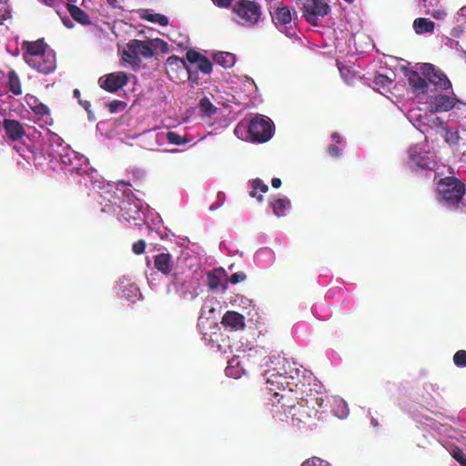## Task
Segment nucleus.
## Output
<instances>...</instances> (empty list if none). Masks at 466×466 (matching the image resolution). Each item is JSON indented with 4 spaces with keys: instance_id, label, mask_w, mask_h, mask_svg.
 Wrapping results in <instances>:
<instances>
[{
    "instance_id": "obj_1",
    "label": "nucleus",
    "mask_w": 466,
    "mask_h": 466,
    "mask_svg": "<svg viewBox=\"0 0 466 466\" xmlns=\"http://www.w3.org/2000/svg\"><path fill=\"white\" fill-rule=\"evenodd\" d=\"M296 374L297 378L286 372L273 371L267 377V389L278 398L277 402L284 409V412H288V405L284 403L296 404L307 391L305 383L299 380L298 370Z\"/></svg>"
},
{
    "instance_id": "obj_2",
    "label": "nucleus",
    "mask_w": 466,
    "mask_h": 466,
    "mask_svg": "<svg viewBox=\"0 0 466 466\" xmlns=\"http://www.w3.org/2000/svg\"><path fill=\"white\" fill-rule=\"evenodd\" d=\"M438 193L447 205H458L465 195V186L455 177H445L438 182Z\"/></svg>"
},
{
    "instance_id": "obj_3",
    "label": "nucleus",
    "mask_w": 466,
    "mask_h": 466,
    "mask_svg": "<svg viewBox=\"0 0 466 466\" xmlns=\"http://www.w3.org/2000/svg\"><path fill=\"white\" fill-rule=\"evenodd\" d=\"M237 15V22L243 25H254L257 24L261 15V7L255 2L250 0H240L236 2L232 9Z\"/></svg>"
},
{
    "instance_id": "obj_4",
    "label": "nucleus",
    "mask_w": 466,
    "mask_h": 466,
    "mask_svg": "<svg viewBox=\"0 0 466 466\" xmlns=\"http://www.w3.org/2000/svg\"><path fill=\"white\" fill-rule=\"evenodd\" d=\"M274 125L269 118L257 116L253 117L248 125V136L251 141L265 143L273 135Z\"/></svg>"
},
{
    "instance_id": "obj_5",
    "label": "nucleus",
    "mask_w": 466,
    "mask_h": 466,
    "mask_svg": "<svg viewBox=\"0 0 466 466\" xmlns=\"http://www.w3.org/2000/svg\"><path fill=\"white\" fill-rule=\"evenodd\" d=\"M285 404L288 405V413L291 416V420L296 425H306L318 415V410L307 403L305 394H303V399H300V401H297L296 404Z\"/></svg>"
},
{
    "instance_id": "obj_6",
    "label": "nucleus",
    "mask_w": 466,
    "mask_h": 466,
    "mask_svg": "<svg viewBox=\"0 0 466 466\" xmlns=\"http://www.w3.org/2000/svg\"><path fill=\"white\" fill-rule=\"evenodd\" d=\"M329 12L330 7L326 0H306L303 3V16L312 25H318L319 17L326 16Z\"/></svg>"
},
{
    "instance_id": "obj_7",
    "label": "nucleus",
    "mask_w": 466,
    "mask_h": 466,
    "mask_svg": "<svg viewBox=\"0 0 466 466\" xmlns=\"http://www.w3.org/2000/svg\"><path fill=\"white\" fill-rule=\"evenodd\" d=\"M130 48L135 50L137 56H142L145 58H151L155 50L160 48L163 53L167 52V43L160 38H155L149 41H142L139 39L130 40Z\"/></svg>"
},
{
    "instance_id": "obj_8",
    "label": "nucleus",
    "mask_w": 466,
    "mask_h": 466,
    "mask_svg": "<svg viewBox=\"0 0 466 466\" xmlns=\"http://www.w3.org/2000/svg\"><path fill=\"white\" fill-rule=\"evenodd\" d=\"M31 68L43 75H49L56 68V57L53 49L46 50V53L37 56L27 64Z\"/></svg>"
},
{
    "instance_id": "obj_9",
    "label": "nucleus",
    "mask_w": 466,
    "mask_h": 466,
    "mask_svg": "<svg viewBox=\"0 0 466 466\" xmlns=\"http://www.w3.org/2000/svg\"><path fill=\"white\" fill-rule=\"evenodd\" d=\"M129 77L127 73L117 71L106 74L98 79V84L104 90L115 93L127 85Z\"/></svg>"
},
{
    "instance_id": "obj_10",
    "label": "nucleus",
    "mask_w": 466,
    "mask_h": 466,
    "mask_svg": "<svg viewBox=\"0 0 466 466\" xmlns=\"http://www.w3.org/2000/svg\"><path fill=\"white\" fill-rule=\"evenodd\" d=\"M423 76L428 81L435 86H438L442 90H447L451 87V83L447 76L435 68L432 64L425 63L421 66Z\"/></svg>"
},
{
    "instance_id": "obj_11",
    "label": "nucleus",
    "mask_w": 466,
    "mask_h": 466,
    "mask_svg": "<svg viewBox=\"0 0 466 466\" xmlns=\"http://www.w3.org/2000/svg\"><path fill=\"white\" fill-rule=\"evenodd\" d=\"M23 51V59L26 64L30 63L40 54L46 53L50 50V46L44 41V39H37L35 41H24L21 45Z\"/></svg>"
},
{
    "instance_id": "obj_12",
    "label": "nucleus",
    "mask_w": 466,
    "mask_h": 466,
    "mask_svg": "<svg viewBox=\"0 0 466 466\" xmlns=\"http://www.w3.org/2000/svg\"><path fill=\"white\" fill-rule=\"evenodd\" d=\"M458 102L459 99L456 97L442 94L437 95L431 98L429 103L430 111L432 113L447 112L452 109Z\"/></svg>"
},
{
    "instance_id": "obj_13",
    "label": "nucleus",
    "mask_w": 466,
    "mask_h": 466,
    "mask_svg": "<svg viewBox=\"0 0 466 466\" xmlns=\"http://www.w3.org/2000/svg\"><path fill=\"white\" fill-rule=\"evenodd\" d=\"M405 76L413 93L425 94L428 91V81L422 77L417 71L411 69L405 70Z\"/></svg>"
},
{
    "instance_id": "obj_14",
    "label": "nucleus",
    "mask_w": 466,
    "mask_h": 466,
    "mask_svg": "<svg viewBox=\"0 0 466 466\" xmlns=\"http://www.w3.org/2000/svg\"><path fill=\"white\" fill-rule=\"evenodd\" d=\"M293 16L297 17V13L295 11L291 13V9L286 5L277 7L271 14L272 21L278 27H286L290 25Z\"/></svg>"
},
{
    "instance_id": "obj_15",
    "label": "nucleus",
    "mask_w": 466,
    "mask_h": 466,
    "mask_svg": "<svg viewBox=\"0 0 466 466\" xmlns=\"http://www.w3.org/2000/svg\"><path fill=\"white\" fill-rule=\"evenodd\" d=\"M3 127L5 131L6 137L11 141H18L25 135L24 126L15 119L5 118L3 121Z\"/></svg>"
},
{
    "instance_id": "obj_16",
    "label": "nucleus",
    "mask_w": 466,
    "mask_h": 466,
    "mask_svg": "<svg viewBox=\"0 0 466 466\" xmlns=\"http://www.w3.org/2000/svg\"><path fill=\"white\" fill-rule=\"evenodd\" d=\"M186 58L189 63L197 64L198 68L204 74H209L212 71L213 66L211 61L198 51L189 49L186 53Z\"/></svg>"
},
{
    "instance_id": "obj_17",
    "label": "nucleus",
    "mask_w": 466,
    "mask_h": 466,
    "mask_svg": "<svg viewBox=\"0 0 466 466\" xmlns=\"http://www.w3.org/2000/svg\"><path fill=\"white\" fill-rule=\"evenodd\" d=\"M221 324L231 330H242L245 328V318L237 311L228 310L224 314Z\"/></svg>"
},
{
    "instance_id": "obj_18",
    "label": "nucleus",
    "mask_w": 466,
    "mask_h": 466,
    "mask_svg": "<svg viewBox=\"0 0 466 466\" xmlns=\"http://www.w3.org/2000/svg\"><path fill=\"white\" fill-rule=\"evenodd\" d=\"M227 277L226 271L223 268L215 269L208 273V287L211 291L221 290L225 292L228 289L227 283L221 282L222 279Z\"/></svg>"
},
{
    "instance_id": "obj_19",
    "label": "nucleus",
    "mask_w": 466,
    "mask_h": 466,
    "mask_svg": "<svg viewBox=\"0 0 466 466\" xmlns=\"http://www.w3.org/2000/svg\"><path fill=\"white\" fill-rule=\"evenodd\" d=\"M154 267L163 275L170 274L172 270V257L169 253H159L154 257Z\"/></svg>"
},
{
    "instance_id": "obj_20",
    "label": "nucleus",
    "mask_w": 466,
    "mask_h": 466,
    "mask_svg": "<svg viewBox=\"0 0 466 466\" xmlns=\"http://www.w3.org/2000/svg\"><path fill=\"white\" fill-rule=\"evenodd\" d=\"M270 207L277 217H283L290 208V200L287 197H277L270 200Z\"/></svg>"
},
{
    "instance_id": "obj_21",
    "label": "nucleus",
    "mask_w": 466,
    "mask_h": 466,
    "mask_svg": "<svg viewBox=\"0 0 466 466\" xmlns=\"http://www.w3.org/2000/svg\"><path fill=\"white\" fill-rule=\"evenodd\" d=\"M66 9H67L68 13L70 14V15L72 16V18L74 20H76L77 23H79L83 25L91 24L88 15L83 9L76 6V5L67 4Z\"/></svg>"
},
{
    "instance_id": "obj_22",
    "label": "nucleus",
    "mask_w": 466,
    "mask_h": 466,
    "mask_svg": "<svg viewBox=\"0 0 466 466\" xmlns=\"http://www.w3.org/2000/svg\"><path fill=\"white\" fill-rule=\"evenodd\" d=\"M167 74L176 73L177 70L187 68V73L190 75V68L187 66L186 62L179 58L177 56H169L165 64Z\"/></svg>"
},
{
    "instance_id": "obj_23",
    "label": "nucleus",
    "mask_w": 466,
    "mask_h": 466,
    "mask_svg": "<svg viewBox=\"0 0 466 466\" xmlns=\"http://www.w3.org/2000/svg\"><path fill=\"white\" fill-rule=\"evenodd\" d=\"M120 216L127 221L130 220H141L140 210L136 204L125 202L121 206Z\"/></svg>"
},
{
    "instance_id": "obj_24",
    "label": "nucleus",
    "mask_w": 466,
    "mask_h": 466,
    "mask_svg": "<svg viewBox=\"0 0 466 466\" xmlns=\"http://www.w3.org/2000/svg\"><path fill=\"white\" fill-rule=\"evenodd\" d=\"M251 190L249 191V196L251 198H257L258 202L263 201V193L268 191V187L267 184L263 183V181L259 178H255L250 181Z\"/></svg>"
},
{
    "instance_id": "obj_25",
    "label": "nucleus",
    "mask_w": 466,
    "mask_h": 466,
    "mask_svg": "<svg viewBox=\"0 0 466 466\" xmlns=\"http://www.w3.org/2000/svg\"><path fill=\"white\" fill-rule=\"evenodd\" d=\"M7 80L8 90L15 96H20L22 94V83L15 70H10L7 73Z\"/></svg>"
},
{
    "instance_id": "obj_26",
    "label": "nucleus",
    "mask_w": 466,
    "mask_h": 466,
    "mask_svg": "<svg viewBox=\"0 0 466 466\" xmlns=\"http://www.w3.org/2000/svg\"><path fill=\"white\" fill-rule=\"evenodd\" d=\"M213 59L215 63L220 65L225 68L231 67L236 63V56L234 54L229 52H218L214 54Z\"/></svg>"
},
{
    "instance_id": "obj_27",
    "label": "nucleus",
    "mask_w": 466,
    "mask_h": 466,
    "mask_svg": "<svg viewBox=\"0 0 466 466\" xmlns=\"http://www.w3.org/2000/svg\"><path fill=\"white\" fill-rule=\"evenodd\" d=\"M434 26V22L423 17L416 18L413 22V27L417 34L432 32Z\"/></svg>"
},
{
    "instance_id": "obj_28",
    "label": "nucleus",
    "mask_w": 466,
    "mask_h": 466,
    "mask_svg": "<svg viewBox=\"0 0 466 466\" xmlns=\"http://www.w3.org/2000/svg\"><path fill=\"white\" fill-rule=\"evenodd\" d=\"M123 58L128 62L134 69L139 68L141 65V58L137 56L135 50L130 48V41L127 44V49L123 51Z\"/></svg>"
},
{
    "instance_id": "obj_29",
    "label": "nucleus",
    "mask_w": 466,
    "mask_h": 466,
    "mask_svg": "<svg viewBox=\"0 0 466 466\" xmlns=\"http://www.w3.org/2000/svg\"><path fill=\"white\" fill-rule=\"evenodd\" d=\"M198 107H199L200 111L203 112L208 116H212L216 115L218 110V108L216 107L211 103L209 98H208L207 96H204L203 98L200 99Z\"/></svg>"
},
{
    "instance_id": "obj_30",
    "label": "nucleus",
    "mask_w": 466,
    "mask_h": 466,
    "mask_svg": "<svg viewBox=\"0 0 466 466\" xmlns=\"http://www.w3.org/2000/svg\"><path fill=\"white\" fill-rule=\"evenodd\" d=\"M440 136L451 146L457 145L460 141L458 131L451 129L448 126L441 132Z\"/></svg>"
},
{
    "instance_id": "obj_31",
    "label": "nucleus",
    "mask_w": 466,
    "mask_h": 466,
    "mask_svg": "<svg viewBox=\"0 0 466 466\" xmlns=\"http://www.w3.org/2000/svg\"><path fill=\"white\" fill-rule=\"evenodd\" d=\"M305 394H306L305 399L307 400V403H309L310 405V407H315L318 410H319V409L324 407L325 400L322 395L307 394V392Z\"/></svg>"
},
{
    "instance_id": "obj_32",
    "label": "nucleus",
    "mask_w": 466,
    "mask_h": 466,
    "mask_svg": "<svg viewBox=\"0 0 466 466\" xmlns=\"http://www.w3.org/2000/svg\"><path fill=\"white\" fill-rule=\"evenodd\" d=\"M166 137L167 142L172 145L180 146L187 143V139L186 137L180 136L179 134L174 131H168L166 134Z\"/></svg>"
},
{
    "instance_id": "obj_33",
    "label": "nucleus",
    "mask_w": 466,
    "mask_h": 466,
    "mask_svg": "<svg viewBox=\"0 0 466 466\" xmlns=\"http://www.w3.org/2000/svg\"><path fill=\"white\" fill-rule=\"evenodd\" d=\"M143 18L152 23H157L162 26H166L168 24V18L161 14H148L144 15Z\"/></svg>"
},
{
    "instance_id": "obj_34",
    "label": "nucleus",
    "mask_w": 466,
    "mask_h": 466,
    "mask_svg": "<svg viewBox=\"0 0 466 466\" xmlns=\"http://www.w3.org/2000/svg\"><path fill=\"white\" fill-rule=\"evenodd\" d=\"M11 16L8 0H0V25Z\"/></svg>"
},
{
    "instance_id": "obj_35",
    "label": "nucleus",
    "mask_w": 466,
    "mask_h": 466,
    "mask_svg": "<svg viewBox=\"0 0 466 466\" xmlns=\"http://www.w3.org/2000/svg\"><path fill=\"white\" fill-rule=\"evenodd\" d=\"M238 364L239 361L237 359H231L228 361V367L226 368V374L234 378H238L240 376V372L238 370H236V366Z\"/></svg>"
},
{
    "instance_id": "obj_36",
    "label": "nucleus",
    "mask_w": 466,
    "mask_h": 466,
    "mask_svg": "<svg viewBox=\"0 0 466 466\" xmlns=\"http://www.w3.org/2000/svg\"><path fill=\"white\" fill-rule=\"evenodd\" d=\"M106 107L110 113L114 114L124 110L127 107V103L121 100H113L106 104Z\"/></svg>"
},
{
    "instance_id": "obj_37",
    "label": "nucleus",
    "mask_w": 466,
    "mask_h": 466,
    "mask_svg": "<svg viewBox=\"0 0 466 466\" xmlns=\"http://www.w3.org/2000/svg\"><path fill=\"white\" fill-rule=\"evenodd\" d=\"M453 361L458 367H466V350H458L453 356Z\"/></svg>"
},
{
    "instance_id": "obj_38",
    "label": "nucleus",
    "mask_w": 466,
    "mask_h": 466,
    "mask_svg": "<svg viewBox=\"0 0 466 466\" xmlns=\"http://www.w3.org/2000/svg\"><path fill=\"white\" fill-rule=\"evenodd\" d=\"M448 125L439 116L434 117L431 123V128L435 129L437 134H441V132L447 127Z\"/></svg>"
},
{
    "instance_id": "obj_39",
    "label": "nucleus",
    "mask_w": 466,
    "mask_h": 466,
    "mask_svg": "<svg viewBox=\"0 0 466 466\" xmlns=\"http://www.w3.org/2000/svg\"><path fill=\"white\" fill-rule=\"evenodd\" d=\"M451 456L461 465L466 466V455L460 448L452 450Z\"/></svg>"
},
{
    "instance_id": "obj_40",
    "label": "nucleus",
    "mask_w": 466,
    "mask_h": 466,
    "mask_svg": "<svg viewBox=\"0 0 466 466\" xmlns=\"http://www.w3.org/2000/svg\"><path fill=\"white\" fill-rule=\"evenodd\" d=\"M33 112L35 115L45 116H50V109L48 106L42 102H39L37 106H35V108H33Z\"/></svg>"
},
{
    "instance_id": "obj_41",
    "label": "nucleus",
    "mask_w": 466,
    "mask_h": 466,
    "mask_svg": "<svg viewBox=\"0 0 466 466\" xmlns=\"http://www.w3.org/2000/svg\"><path fill=\"white\" fill-rule=\"evenodd\" d=\"M247 279L246 274L243 271H238L233 273L228 279V281L232 284H238L239 282L244 281Z\"/></svg>"
},
{
    "instance_id": "obj_42",
    "label": "nucleus",
    "mask_w": 466,
    "mask_h": 466,
    "mask_svg": "<svg viewBox=\"0 0 466 466\" xmlns=\"http://www.w3.org/2000/svg\"><path fill=\"white\" fill-rule=\"evenodd\" d=\"M146 248V242L143 239H139L135 242L132 246V250L137 255H141L144 253Z\"/></svg>"
},
{
    "instance_id": "obj_43",
    "label": "nucleus",
    "mask_w": 466,
    "mask_h": 466,
    "mask_svg": "<svg viewBox=\"0 0 466 466\" xmlns=\"http://www.w3.org/2000/svg\"><path fill=\"white\" fill-rule=\"evenodd\" d=\"M25 100L32 111L33 108H35V106H37V104L40 102L35 96L30 94L25 96Z\"/></svg>"
},
{
    "instance_id": "obj_44",
    "label": "nucleus",
    "mask_w": 466,
    "mask_h": 466,
    "mask_svg": "<svg viewBox=\"0 0 466 466\" xmlns=\"http://www.w3.org/2000/svg\"><path fill=\"white\" fill-rule=\"evenodd\" d=\"M410 161L417 165L418 167H420L422 168H425L427 165L424 163V158L422 157H417L414 154L410 153Z\"/></svg>"
},
{
    "instance_id": "obj_45",
    "label": "nucleus",
    "mask_w": 466,
    "mask_h": 466,
    "mask_svg": "<svg viewBox=\"0 0 466 466\" xmlns=\"http://www.w3.org/2000/svg\"><path fill=\"white\" fill-rule=\"evenodd\" d=\"M328 153L334 157H338L341 155V149L336 145H330L328 147Z\"/></svg>"
},
{
    "instance_id": "obj_46",
    "label": "nucleus",
    "mask_w": 466,
    "mask_h": 466,
    "mask_svg": "<svg viewBox=\"0 0 466 466\" xmlns=\"http://www.w3.org/2000/svg\"><path fill=\"white\" fill-rule=\"evenodd\" d=\"M375 83L377 85H381V86H388L389 84H390L391 80L383 75H380L375 78Z\"/></svg>"
},
{
    "instance_id": "obj_47",
    "label": "nucleus",
    "mask_w": 466,
    "mask_h": 466,
    "mask_svg": "<svg viewBox=\"0 0 466 466\" xmlns=\"http://www.w3.org/2000/svg\"><path fill=\"white\" fill-rule=\"evenodd\" d=\"M212 2L218 7H228L231 5L233 0H212Z\"/></svg>"
},
{
    "instance_id": "obj_48",
    "label": "nucleus",
    "mask_w": 466,
    "mask_h": 466,
    "mask_svg": "<svg viewBox=\"0 0 466 466\" xmlns=\"http://www.w3.org/2000/svg\"><path fill=\"white\" fill-rule=\"evenodd\" d=\"M172 277H173V283L175 285H182L183 286L185 284V281L180 279L178 272H177V271L174 272Z\"/></svg>"
},
{
    "instance_id": "obj_49",
    "label": "nucleus",
    "mask_w": 466,
    "mask_h": 466,
    "mask_svg": "<svg viewBox=\"0 0 466 466\" xmlns=\"http://www.w3.org/2000/svg\"><path fill=\"white\" fill-rule=\"evenodd\" d=\"M61 161L64 165H73L72 158L69 155H61Z\"/></svg>"
},
{
    "instance_id": "obj_50",
    "label": "nucleus",
    "mask_w": 466,
    "mask_h": 466,
    "mask_svg": "<svg viewBox=\"0 0 466 466\" xmlns=\"http://www.w3.org/2000/svg\"><path fill=\"white\" fill-rule=\"evenodd\" d=\"M316 461H319V460L316 458L308 459L300 466H316Z\"/></svg>"
},
{
    "instance_id": "obj_51",
    "label": "nucleus",
    "mask_w": 466,
    "mask_h": 466,
    "mask_svg": "<svg viewBox=\"0 0 466 466\" xmlns=\"http://www.w3.org/2000/svg\"><path fill=\"white\" fill-rule=\"evenodd\" d=\"M271 185H272V187H273L274 188H279V187H280V186H281V180H280V178H278V177H274V178H272V180H271Z\"/></svg>"
},
{
    "instance_id": "obj_52",
    "label": "nucleus",
    "mask_w": 466,
    "mask_h": 466,
    "mask_svg": "<svg viewBox=\"0 0 466 466\" xmlns=\"http://www.w3.org/2000/svg\"><path fill=\"white\" fill-rule=\"evenodd\" d=\"M62 22L63 24L67 27V28H72L73 27V23L72 21L68 18V17H62Z\"/></svg>"
},
{
    "instance_id": "obj_53",
    "label": "nucleus",
    "mask_w": 466,
    "mask_h": 466,
    "mask_svg": "<svg viewBox=\"0 0 466 466\" xmlns=\"http://www.w3.org/2000/svg\"><path fill=\"white\" fill-rule=\"evenodd\" d=\"M79 104L82 105L86 111H88L89 107L91 106L90 102L82 101L81 99H79Z\"/></svg>"
},
{
    "instance_id": "obj_54",
    "label": "nucleus",
    "mask_w": 466,
    "mask_h": 466,
    "mask_svg": "<svg viewBox=\"0 0 466 466\" xmlns=\"http://www.w3.org/2000/svg\"><path fill=\"white\" fill-rule=\"evenodd\" d=\"M80 95H81V93H80V90H79V89H77V88L74 89V91H73V96H74L75 98H77V99L79 100V99H80Z\"/></svg>"
},
{
    "instance_id": "obj_55",
    "label": "nucleus",
    "mask_w": 466,
    "mask_h": 466,
    "mask_svg": "<svg viewBox=\"0 0 466 466\" xmlns=\"http://www.w3.org/2000/svg\"><path fill=\"white\" fill-rule=\"evenodd\" d=\"M458 15L459 16H463V15H466V6L462 7L460 9L459 13H458Z\"/></svg>"
},
{
    "instance_id": "obj_56",
    "label": "nucleus",
    "mask_w": 466,
    "mask_h": 466,
    "mask_svg": "<svg viewBox=\"0 0 466 466\" xmlns=\"http://www.w3.org/2000/svg\"><path fill=\"white\" fill-rule=\"evenodd\" d=\"M45 4H46L47 5H55L56 1V0H42Z\"/></svg>"
},
{
    "instance_id": "obj_57",
    "label": "nucleus",
    "mask_w": 466,
    "mask_h": 466,
    "mask_svg": "<svg viewBox=\"0 0 466 466\" xmlns=\"http://www.w3.org/2000/svg\"><path fill=\"white\" fill-rule=\"evenodd\" d=\"M332 137H333V139H335L338 143H340V142H341V138H340V137H339L338 134L334 133V134L332 135Z\"/></svg>"
},
{
    "instance_id": "obj_58",
    "label": "nucleus",
    "mask_w": 466,
    "mask_h": 466,
    "mask_svg": "<svg viewBox=\"0 0 466 466\" xmlns=\"http://www.w3.org/2000/svg\"><path fill=\"white\" fill-rule=\"evenodd\" d=\"M70 171L78 173L79 172V168L78 167H73L72 169H70Z\"/></svg>"
},
{
    "instance_id": "obj_59",
    "label": "nucleus",
    "mask_w": 466,
    "mask_h": 466,
    "mask_svg": "<svg viewBox=\"0 0 466 466\" xmlns=\"http://www.w3.org/2000/svg\"><path fill=\"white\" fill-rule=\"evenodd\" d=\"M118 184H121V185H129V183H127V182H125L124 180H119V181H118Z\"/></svg>"
}]
</instances>
